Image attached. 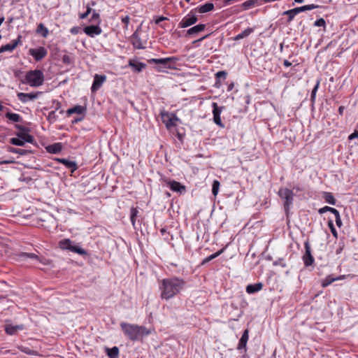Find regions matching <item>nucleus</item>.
Wrapping results in <instances>:
<instances>
[{
    "instance_id": "0eeeda50",
    "label": "nucleus",
    "mask_w": 358,
    "mask_h": 358,
    "mask_svg": "<svg viewBox=\"0 0 358 358\" xmlns=\"http://www.w3.org/2000/svg\"><path fill=\"white\" fill-rule=\"evenodd\" d=\"M160 115L162 122L168 129L176 126V122L179 120L176 114L165 110L161 111Z\"/></svg>"
},
{
    "instance_id": "ddd939ff",
    "label": "nucleus",
    "mask_w": 358,
    "mask_h": 358,
    "mask_svg": "<svg viewBox=\"0 0 358 358\" xmlns=\"http://www.w3.org/2000/svg\"><path fill=\"white\" fill-rule=\"evenodd\" d=\"M21 36H19L17 39L13 40L10 43L2 45L0 48V54L4 52H13L20 42Z\"/></svg>"
},
{
    "instance_id": "2f4dec72",
    "label": "nucleus",
    "mask_w": 358,
    "mask_h": 358,
    "mask_svg": "<svg viewBox=\"0 0 358 358\" xmlns=\"http://www.w3.org/2000/svg\"><path fill=\"white\" fill-rule=\"evenodd\" d=\"M323 198L325 201L329 204L335 205L336 200L334 198V195L331 192H323Z\"/></svg>"
},
{
    "instance_id": "09e8293b",
    "label": "nucleus",
    "mask_w": 358,
    "mask_h": 358,
    "mask_svg": "<svg viewBox=\"0 0 358 358\" xmlns=\"http://www.w3.org/2000/svg\"><path fill=\"white\" fill-rule=\"evenodd\" d=\"M38 262L41 263L43 265H49L50 264V261L47 259L43 257H38L36 259Z\"/></svg>"
},
{
    "instance_id": "4c0bfd02",
    "label": "nucleus",
    "mask_w": 358,
    "mask_h": 358,
    "mask_svg": "<svg viewBox=\"0 0 358 358\" xmlns=\"http://www.w3.org/2000/svg\"><path fill=\"white\" fill-rule=\"evenodd\" d=\"M223 252V249H221L220 250H218L217 252H216L214 254H212L211 255L206 257L201 262V264H205L208 262H209L210 261L214 259L215 258L217 257L219 255H220Z\"/></svg>"
},
{
    "instance_id": "aec40b11",
    "label": "nucleus",
    "mask_w": 358,
    "mask_h": 358,
    "mask_svg": "<svg viewBox=\"0 0 358 358\" xmlns=\"http://www.w3.org/2000/svg\"><path fill=\"white\" fill-rule=\"evenodd\" d=\"M131 40H132V44L136 48H138V49H143L144 48L143 43L142 41L141 40V38H139L137 31H136L133 34V35L131 36Z\"/></svg>"
},
{
    "instance_id": "c756f323",
    "label": "nucleus",
    "mask_w": 358,
    "mask_h": 358,
    "mask_svg": "<svg viewBox=\"0 0 358 358\" xmlns=\"http://www.w3.org/2000/svg\"><path fill=\"white\" fill-rule=\"evenodd\" d=\"M24 329V326L22 324L21 325H8L6 327V332L9 335H13L15 334V332L18 330H22Z\"/></svg>"
},
{
    "instance_id": "6e6d98bb",
    "label": "nucleus",
    "mask_w": 358,
    "mask_h": 358,
    "mask_svg": "<svg viewBox=\"0 0 358 358\" xmlns=\"http://www.w3.org/2000/svg\"><path fill=\"white\" fill-rule=\"evenodd\" d=\"M129 20H130V17L129 15H126L122 18V22L125 24L126 28H127V25L129 22Z\"/></svg>"
},
{
    "instance_id": "13d9d810",
    "label": "nucleus",
    "mask_w": 358,
    "mask_h": 358,
    "mask_svg": "<svg viewBox=\"0 0 358 358\" xmlns=\"http://www.w3.org/2000/svg\"><path fill=\"white\" fill-rule=\"evenodd\" d=\"M70 31L72 34H78L80 31V28L78 27H73L71 29Z\"/></svg>"
},
{
    "instance_id": "f704fd0d",
    "label": "nucleus",
    "mask_w": 358,
    "mask_h": 358,
    "mask_svg": "<svg viewBox=\"0 0 358 358\" xmlns=\"http://www.w3.org/2000/svg\"><path fill=\"white\" fill-rule=\"evenodd\" d=\"M8 151L11 153L18 154L20 155H27L31 152L28 150L19 149L13 147H8Z\"/></svg>"
},
{
    "instance_id": "8fccbe9b",
    "label": "nucleus",
    "mask_w": 358,
    "mask_h": 358,
    "mask_svg": "<svg viewBox=\"0 0 358 358\" xmlns=\"http://www.w3.org/2000/svg\"><path fill=\"white\" fill-rule=\"evenodd\" d=\"M62 62L64 63V64H70L71 62V59L69 55H63L62 57Z\"/></svg>"
},
{
    "instance_id": "dca6fc26",
    "label": "nucleus",
    "mask_w": 358,
    "mask_h": 358,
    "mask_svg": "<svg viewBox=\"0 0 358 358\" xmlns=\"http://www.w3.org/2000/svg\"><path fill=\"white\" fill-rule=\"evenodd\" d=\"M106 76H99L98 74H96L94 78V81L91 87V90L92 92H94L97 91L101 86L103 85L104 81L106 80Z\"/></svg>"
},
{
    "instance_id": "a878e982",
    "label": "nucleus",
    "mask_w": 358,
    "mask_h": 358,
    "mask_svg": "<svg viewBox=\"0 0 358 358\" xmlns=\"http://www.w3.org/2000/svg\"><path fill=\"white\" fill-rule=\"evenodd\" d=\"M16 135L17 137L22 138L24 143L25 142L30 143H33L34 142V138L31 135L29 134L27 131L17 132Z\"/></svg>"
},
{
    "instance_id": "72a5a7b5",
    "label": "nucleus",
    "mask_w": 358,
    "mask_h": 358,
    "mask_svg": "<svg viewBox=\"0 0 358 358\" xmlns=\"http://www.w3.org/2000/svg\"><path fill=\"white\" fill-rule=\"evenodd\" d=\"M5 116L13 122H19L22 120V117L17 113L8 112L6 113Z\"/></svg>"
},
{
    "instance_id": "f3484780",
    "label": "nucleus",
    "mask_w": 358,
    "mask_h": 358,
    "mask_svg": "<svg viewBox=\"0 0 358 358\" xmlns=\"http://www.w3.org/2000/svg\"><path fill=\"white\" fill-rule=\"evenodd\" d=\"M171 189L173 192H178L180 194H182L185 192L186 187L185 185H182L180 182L171 180L167 182Z\"/></svg>"
},
{
    "instance_id": "774afa93",
    "label": "nucleus",
    "mask_w": 358,
    "mask_h": 358,
    "mask_svg": "<svg viewBox=\"0 0 358 358\" xmlns=\"http://www.w3.org/2000/svg\"><path fill=\"white\" fill-rule=\"evenodd\" d=\"M234 88V83H231L228 87V91H231Z\"/></svg>"
},
{
    "instance_id": "423d86ee",
    "label": "nucleus",
    "mask_w": 358,
    "mask_h": 358,
    "mask_svg": "<svg viewBox=\"0 0 358 358\" xmlns=\"http://www.w3.org/2000/svg\"><path fill=\"white\" fill-rule=\"evenodd\" d=\"M278 195L282 199L285 200L284 208L285 211L288 212L293 202L294 193L288 188H280L278 190Z\"/></svg>"
},
{
    "instance_id": "680f3d73",
    "label": "nucleus",
    "mask_w": 358,
    "mask_h": 358,
    "mask_svg": "<svg viewBox=\"0 0 358 358\" xmlns=\"http://www.w3.org/2000/svg\"><path fill=\"white\" fill-rule=\"evenodd\" d=\"M273 264H274L275 266L280 265V266H282V267H285V266H286V264H285V263H282V262H281V260H280V259H279L278 261L275 262L273 263Z\"/></svg>"
},
{
    "instance_id": "e2e57ef3",
    "label": "nucleus",
    "mask_w": 358,
    "mask_h": 358,
    "mask_svg": "<svg viewBox=\"0 0 358 358\" xmlns=\"http://www.w3.org/2000/svg\"><path fill=\"white\" fill-rule=\"evenodd\" d=\"M283 15L288 16L287 22H291L295 17V15H294V14H283Z\"/></svg>"
},
{
    "instance_id": "a18cd8bd",
    "label": "nucleus",
    "mask_w": 358,
    "mask_h": 358,
    "mask_svg": "<svg viewBox=\"0 0 358 358\" xmlns=\"http://www.w3.org/2000/svg\"><path fill=\"white\" fill-rule=\"evenodd\" d=\"M314 25L315 27H325L326 26V22L325 20L323 19V18H320L318 20H317L315 23H314Z\"/></svg>"
},
{
    "instance_id": "393cba45",
    "label": "nucleus",
    "mask_w": 358,
    "mask_h": 358,
    "mask_svg": "<svg viewBox=\"0 0 358 358\" xmlns=\"http://www.w3.org/2000/svg\"><path fill=\"white\" fill-rule=\"evenodd\" d=\"M263 285L262 282H258L254 285H248L246 287V292L248 294H254L260 291L262 289Z\"/></svg>"
},
{
    "instance_id": "69168bd1",
    "label": "nucleus",
    "mask_w": 358,
    "mask_h": 358,
    "mask_svg": "<svg viewBox=\"0 0 358 358\" xmlns=\"http://www.w3.org/2000/svg\"><path fill=\"white\" fill-rule=\"evenodd\" d=\"M283 64L287 67L290 66L292 65V63L289 62L288 60H286V59L284 61Z\"/></svg>"
},
{
    "instance_id": "9b49d317",
    "label": "nucleus",
    "mask_w": 358,
    "mask_h": 358,
    "mask_svg": "<svg viewBox=\"0 0 358 358\" xmlns=\"http://www.w3.org/2000/svg\"><path fill=\"white\" fill-rule=\"evenodd\" d=\"M41 92H38L36 93H24V92H18L17 96L18 99L22 103H27L29 101H33L36 99L38 97V95L41 94Z\"/></svg>"
},
{
    "instance_id": "a211bd4d",
    "label": "nucleus",
    "mask_w": 358,
    "mask_h": 358,
    "mask_svg": "<svg viewBox=\"0 0 358 358\" xmlns=\"http://www.w3.org/2000/svg\"><path fill=\"white\" fill-rule=\"evenodd\" d=\"M129 66L132 68L134 72L140 73L145 68L146 64L143 62L130 59L129 61Z\"/></svg>"
},
{
    "instance_id": "c03bdc74",
    "label": "nucleus",
    "mask_w": 358,
    "mask_h": 358,
    "mask_svg": "<svg viewBox=\"0 0 358 358\" xmlns=\"http://www.w3.org/2000/svg\"><path fill=\"white\" fill-rule=\"evenodd\" d=\"M328 226L331 230V232L332 233V234L334 235V236L335 237H337V231L334 227V223H333V221L332 220H329L328 222Z\"/></svg>"
},
{
    "instance_id": "c9c22d12",
    "label": "nucleus",
    "mask_w": 358,
    "mask_h": 358,
    "mask_svg": "<svg viewBox=\"0 0 358 358\" xmlns=\"http://www.w3.org/2000/svg\"><path fill=\"white\" fill-rule=\"evenodd\" d=\"M254 31L253 28H248L242 31L241 34H238L235 38V41L243 39L245 37H248L250 34H251Z\"/></svg>"
},
{
    "instance_id": "052dcab7",
    "label": "nucleus",
    "mask_w": 358,
    "mask_h": 358,
    "mask_svg": "<svg viewBox=\"0 0 358 358\" xmlns=\"http://www.w3.org/2000/svg\"><path fill=\"white\" fill-rule=\"evenodd\" d=\"M319 85H320V80H317L315 86L314 87V88L313 89V90L311 92L312 94H316L317 89L319 87Z\"/></svg>"
},
{
    "instance_id": "de8ad7c7",
    "label": "nucleus",
    "mask_w": 358,
    "mask_h": 358,
    "mask_svg": "<svg viewBox=\"0 0 358 358\" xmlns=\"http://www.w3.org/2000/svg\"><path fill=\"white\" fill-rule=\"evenodd\" d=\"M20 257H28V258H30V259H37L38 258V256L34 253H27V252H24V253H22L20 255Z\"/></svg>"
},
{
    "instance_id": "338daca9",
    "label": "nucleus",
    "mask_w": 358,
    "mask_h": 358,
    "mask_svg": "<svg viewBox=\"0 0 358 358\" xmlns=\"http://www.w3.org/2000/svg\"><path fill=\"white\" fill-rule=\"evenodd\" d=\"M315 96H316V94H312V93H311V95H310V100H311V101H312V102H314V101H315Z\"/></svg>"
},
{
    "instance_id": "473e14b6",
    "label": "nucleus",
    "mask_w": 358,
    "mask_h": 358,
    "mask_svg": "<svg viewBox=\"0 0 358 358\" xmlns=\"http://www.w3.org/2000/svg\"><path fill=\"white\" fill-rule=\"evenodd\" d=\"M138 213L139 212H138V210L137 209V208L132 207L131 208L130 220H131V224L134 228H136V218L138 217Z\"/></svg>"
},
{
    "instance_id": "9d476101",
    "label": "nucleus",
    "mask_w": 358,
    "mask_h": 358,
    "mask_svg": "<svg viewBox=\"0 0 358 358\" xmlns=\"http://www.w3.org/2000/svg\"><path fill=\"white\" fill-rule=\"evenodd\" d=\"M304 246H305L306 251H305V254L303 257V262H304V264L306 265V266H311L313 264V263L314 262V257L311 255L310 246L308 241H306L305 243Z\"/></svg>"
},
{
    "instance_id": "5701e85b",
    "label": "nucleus",
    "mask_w": 358,
    "mask_h": 358,
    "mask_svg": "<svg viewBox=\"0 0 358 358\" xmlns=\"http://www.w3.org/2000/svg\"><path fill=\"white\" fill-rule=\"evenodd\" d=\"M86 111V108L80 105H77L67 110L66 113L69 115L72 114H83Z\"/></svg>"
},
{
    "instance_id": "58836bf2",
    "label": "nucleus",
    "mask_w": 358,
    "mask_h": 358,
    "mask_svg": "<svg viewBox=\"0 0 358 358\" xmlns=\"http://www.w3.org/2000/svg\"><path fill=\"white\" fill-rule=\"evenodd\" d=\"M317 8H319V6L315 5V4H309V5H305L303 6H300V7H296L299 13L304 12L306 10H311L313 9Z\"/></svg>"
},
{
    "instance_id": "ea45409f",
    "label": "nucleus",
    "mask_w": 358,
    "mask_h": 358,
    "mask_svg": "<svg viewBox=\"0 0 358 358\" xmlns=\"http://www.w3.org/2000/svg\"><path fill=\"white\" fill-rule=\"evenodd\" d=\"M256 3L255 0H248L245 1L243 3H242L241 6L243 7V10H248L255 6Z\"/></svg>"
},
{
    "instance_id": "5fc2aeb1",
    "label": "nucleus",
    "mask_w": 358,
    "mask_h": 358,
    "mask_svg": "<svg viewBox=\"0 0 358 358\" xmlns=\"http://www.w3.org/2000/svg\"><path fill=\"white\" fill-rule=\"evenodd\" d=\"M15 128L19 129L20 131L19 132H26V131H29V129L22 125H20V124H16L15 125Z\"/></svg>"
},
{
    "instance_id": "412c9836",
    "label": "nucleus",
    "mask_w": 358,
    "mask_h": 358,
    "mask_svg": "<svg viewBox=\"0 0 358 358\" xmlns=\"http://www.w3.org/2000/svg\"><path fill=\"white\" fill-rule=\"evenodd\" d=\"M46 150L49 153L58 154L62 150V145L60 143H53L47 146Z\"/></svg>"
},
{
    "instance_id": "e433bc0d",
    "label": "nucleus",
    "mask_w": 358,
    "mask_h": 358,
    "mask_svg": "<svg viewBox=\"0 0 358 358\" xmlns=\"http://www.w3.org/2000/svg\"><path fill=\"white\" fill-rule=\"evenodd\" d=\"M107 355L110 358H115L118 356L119 349L117 347H113L112 348H106Z\"/></svg>"
},
{
    "instance_id": "0e129e2a",
    "label": "nucleus",
    "mask_w": 358,
    "mask_h": 358,
    "mask_svg": "<svg viewBox=\"0 0 358 358\" xmlns=\"http://www.w3.org/2000/svg\"><path fill=\"white\" fill-rule=\"evenodd\" d=\"M344 109H345V108L343 106H341L338 108V113L340 115H343Z\"/></svg>"
},
{
    "instance_id": "4be33fe9",
    "label": "nucleus",
    "mask_w": 358,
    "mask_h": 358,
    "mask_svg": "<svg viewBox=\"0 0 358 358\" xmlns=\"http://www.w3.org/2000/svg\"><path fill=\"white\" fill-rule=\"evenodd\" d=\"M248 329H245L244 331H243V334L239 341V343L238 344V350H241V349H243V348H246V344H247V342L248 341Z\"/></svg>"
},
{
    "instance_id": "f03ea898",
    "label": "nucleus",
    "mask_w": 358,
    "mask_h": 358,
    "mask_svg": "<svg viewBox=\"0 0 358 358\" xmlns=\"http://www.w3.org/2000/svg\"><path fill=\"white\" fill-rule=\"evenodd\" d=\"M120 327L124 335L132 341L140 340L150 334V331L143 326L122 322Z\"/></svg>"
},
{
    "instance_id": "79ce46f5",
    "label": "nucleus",
    "mask_w": 358,
    "mask_h": 358,
    "mask_svg": "<svg viewBox=\"0 0 358 358\" xmlns=\"http://www.w3.org/2000/svg\"><path fill=\"white\" fill-rule=\"evenodd\" d=\"M220 183L218 180H215L212 185V193L214 196H216L219 192Z\"/></svg>"
},
{
    "instance_id": "1a4fd4ad",
    "label": "nucleus",
    "mask_w": 358,
    "mask_h": 358,
    "mask_svg": "<svg viewBox=\"0 0 358 358\" xmlns=\"http://www.w3.org/2000/svg\"><path fill=\"white\" fill-rule=\"evenodd\" d=\"M29 53L36 61L38 62L47 55L48 52L44 47H40L38 48L29 49Z\"/></svg>"
},
{
    "instance_id": "3c124183",
    "label": "nucleus",
    "mask_w": 358,
    "mask_h": 358,
    "mask_svg": "<svg viewBox=\"0 0 358 358\" xmlns=\"http://www.w3.org/2000/svg\"><path fill=\"white\" fill-rule=\"evenodd\" d=\"M299 13V11H298L296 8H294L293 9L288 10H286V11L283 12V14H294V15H296Z\"/></svg>"
},
{
    "instance_id": "f257e3e1",
    "label": "nucleus",
    "mask_w": 358,
    "mask_h": 358,
    "mask_svg": "<svg viewBox=\"0 0 358 358\" xmlns=\"http://www.w3.org/2000/svg\"><path fill=\"white\" fill-rule=\"evenodd\" d=\"M185 281L178 278L163 279L159 285L161 298L169 300L177 295L183 289Z\"/></svg>"
},
{
    "instance_id": "6ab92c4d",
    "label": "nucleus",
    "mask_w": 358,
    "mask_h": 358,
    "mask_svg": "<svg viewBox=\"0 0 358 358\" xmlns=\"http://www.w3.org/2000/svg\"><path fill=\"white\" fill-rule=\"evenodd\" d=\"M57 160L61 164H64L66 168L71 169V172H74L78 169V165L76 162L70 161L67 159H57Z\"/></svg>"
},
{
    "instance_id": "20e7f679",
    "label": "nucleus",
    "mask_w": 358,
    "mask_h": 358,
    "mask_svg": "<svg viewBox=\"0 0 358 358\" xmlns=\"http://www.w3.org/2000/svg\"><path fill=\"white\" fill-rule=\"evenodd\" d=\"M178 61V58L176 57H171L161 59H150L148 60L150 64H156L161 66H156L155 69L158 72L164 71L162 67L164 69H175L174 64Z\"/></svg>"
},
{
    "instance_id": "6e6552de",
    "label": "nucleus",
    "mask_w": 358,
    "mask_h": 358,
    "mask_svg": "<svg viewBox=\"0 0 358 358\" xmlns=\"http://www.w3.org/2000/svg\"><path fill=\"white\" fill-rule=\"evenodd\" d=\"M327 211H330L331 213H333L334 215L336 225L338 227H341L342 221H341V218L340 213H339L338 210L332 207L324 206L323 208H320L318 210V213L320 214H323V213H326Z\"/></svg>"
},
{
    "instance_id": "b1692460",
    "label": "nucleus",
    "mask_w": 358,
    "mask_h": 358,
    "mask_svg": "<svg viewBox=\"0 0 358 358\" xmlns=\"http://www.w3.org/2000/svg\"><path fill=\"white\" fill-rule=\"evenodd\" d=\"M214 8H215V6L213 3L207 2L205 4L200 6L196 9L199 13H205L213 10L214 9Z\"/></svg>"
},
{
    "instance_id": "c85d7f7f",
    "label": "nucleus",
    "mask_w": 358,
    "mask_h": 358,
    "mask_svg": "<svg viewBox=\"0 0 358 358\" xmlns=\"http://www.w3.org/2000/svg\"><path fill=\"white\" fill-rule=\"evenodd\" d=\"M17 348L22 352L29 355H34V356H39L40 354L37 350H32L28 347L25 346H17Z\"/></svg>"
},
{
    "instance_id": "49530a36",
    "label": "nucleus",
    "mask_w": 358,
    "mask_h": 358,
    "mask_svg": "<svg viewBox=\"0 0 358 358\" xmlns=\"http://www.w3.org/2000/svg\"><path fill=\"white\" fill-rule=\"evenodd\" d=\"M91 11H92V8H90V6L89 5H87L86 11L84 13H81L80 15V16H79L80 18L85 19L90 14Z\"/></svg>"
},
{
    "instance_id": "7c9ffc66",
    "label": "nucleus",
    "mask_w": 358,
    "mask_h": 358,
    "mask_svg": "<svg viewBox=\"0 0 358 358\" xmlns=\"http://www.w3.org/2000/svg\"><path fill=\"white\" fill-rule=\"evenodd\" d=\"M36 33L41 35L43 38H46L49 34L48 29L44 26L43 23H40L36 29Z\"/></svg>"
},
{
    "instance_id": "cd10ccee",
    "label": "nucleus",
    "mask_w": 358,
    "mask_h": 358,
    "mask_svg": "<svg viewBox=\"0 0 358 358\" xmlns=\"http://www.w3.org/2000/svg\"><path fill=\"white\" fill-rule=\"evenodd\" d=\"M344 278H345V275H341V276H338L337 278H333L331 275H328L327 277L325 278V279H324L322 280V286L323 287H327L328 285L331 284L333 282L338 280H342Z\"/></svg>"
},
{
    "instance_id": "bf43d9fd",
    "label": "nucleus",
    "mask_w": 358,
    "mask_h": 358,
    "mask_svg": "<svg viewBox=\"0 0 358 358\" xmlns=\"http://www.w3.org/2000/svg\"><path fill=\"white\" fill-rule=\"evenodd\" d=\"M167 18L163 16L158 17L155 20V22L157 24H159L161 22L166 20Z\"/></svg>"
},
{
    "instance_id": "37998d69",
    "label": "nucleus",
    "mask_w": 358,
    "mask_h": 358,
    "mask_svg": "<svg viewBox=\"0 0 358 358\" xmlns=\"http://www.w3.org/2000/svg\"><path fill=\"white\" fill-rule=\"evenodd\" d=\"M90 21H93L96 22V24L100 23V15L99 13H96L95 11L93 12L92 15L91 17Z\"/></svg>"
},
{
    "instance_id": "864d4df0",
    "label": "nucleus",
    "mask_w": 358,
    "mask_h": 358,
    "mask_svg": "<svg viewBox=\"0 0 358 358\" xmlns=\"http://www.w3.org/2000/svg\"><path fill=\"white\" fill-rule=\"evenodd\" d=\"M215 76L217 78H225L227 76V73L224 71H218L215 74Z\"/></svg>"
},
{
    "instance_id": "39448f33",
    "label": "nucleus",
    "mask_w": 358,
    "mask_h": 358,
    "mask_svg": "<svg viewBox=\"0 0 358 358\" xmlns=\"http://www.w3.org/2000/svg\"><path fill=\"white\" fill-rule=\"evenodd\" d=\"M59 247L62 250H68L71 252H76L80 255H87V251L80 248L79 245H74L69 238H65L59 241Z\"/></svg>"
},
{
    "instance_id": "603ef678",
    "label": "nucleus",
    "mask_w": 358,
    "mask_h": 358,
    "mask_svg": "<svg viewBox=\"0 0 358 358\" xmlns=\"http://www.w3.org/2000/svg\"><path fill=\"white\" fill-rule=\"evenodd\" d=\"M55 118H56L55 112V111H50L48 113V120L51 122V121H55Z\"/></svg>"
},
{
    "instance_id": "2eb2a0df",
    "label": "nucleus",
    "mask_w": 358,
    "mask_h": 358,
    "mask_svg": "<svg viewBox=\"0 0 358 358\" xmlns=\"http://www.w3.org/2000/svg\"><path fill=\"white\" fill-rule=\"evenodd\" d=\"M196 21L197 17L195 15H188L181 20L180 22V27L182 28L188 27L195 24Z\"/></svg>"
},
{
    "instance_id": "7ed1b4c3",
    "label": "nucleus",
    "mask_w": 358,
    "mask_h": 358,
    "mask_svg": "<svg viewBox=\"0 0 358 358\" xmlns=\"http://www.w3.org/2000/svg\"><path fill=\"white\" fill-rule=\"evenodd\" d=\"M45 80L44 74L38 69L31 70L26 73L24 79L21 80L23 84H28L31 87H38L41 86Z\"/></svg>"
},
{
    "instance_id": "4d7b16f0",
    "label": "nucleus",
    "mask_w": 358,
    "mask_h": 358,
    "mask_svg": "<svg viewBox=\"0 0 358 358\" xmlns=\"http://www.w3.org/2000/svg\"><path fill=\"white\" fill-rule=\"evenodd\" d=\"M358 138V130H355L353 133H352L349 136V140H352L354 138Z\"/></svg>"
},
{
    "instance_id": "4468645a",
    "label": "nucleus",
    "mask_w": 358,
    "mask_h": 358,
    "mask_svg": "<svg viewBox=\"0 0 358 358\" xmlns=\"http://www.w3.org/2000/svg\"><path fill=\"white\" fill-rule=\"evenodd\" d=\"M101 31V29L98 24L96 25L87 26L84 28V32L90 37L99 35Z\"/></svg>"
},
{
    "instance_id": "a19ab883",
    "label": "nucleus",
    "mask_w": 358,
    "mask_h": 358,
    "mask_svg": "<svg viewBox=\"0 0 358 358\" xmlns=\"http://www.w3.org/2000/svg\"><path fill=\"white\" fill-rule=\"evenodd\" d=\"M10 143L14 145H17V146H24V141H22V138H20L19 137L10 138Z\"/></svg>"
},
{
    "instance_id": "f8f14e48",
    "label": "nucleus",
    "mask_w": 358,
    "mask_h": 358,
    "mask_svg": "<svg viewBox=\"0 0 358 358\" xmlns=\"http://www.w3.org/2000/svg\"><path fill=\"white\" fill-rule=\"evenodd\" d=\"M212 106L213 108V113L214 122L217 125H218L221 127H224V125L222 122L221 117H220V114L222 112V107H219L217 106V103H215V102L212 103Z\"/></svg>"
},
{
    "instance_id": "bb28decb",
    "label": "nucleus",
    "mask_w": 358,
    "mask_h": 358,
    "mask_svg": "<svg viewBox=\"0 0 358 358\" xmlns=\"http://www.w3.org/2000/svg\"><path fill=\"white\" fill-rule=\"evenodd\" d=\"M206 28V25L204 24H199L189 29L187 31L188 35H195L202 31H203Z\"/></svg>"
}]
</instances>
